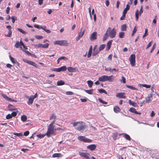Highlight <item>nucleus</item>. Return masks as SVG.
<instances>
[{"mask_svg": "<svg viewBox=\"0 0 159 159\" xmlns=\"http://www.w3.org/2000/svg\"><path fill=\"white\" fill-rule=\"evenodd\" d=\"M129 8H130L129 5L128 4H127L126 5V7L124 9L123 12V13H124V14H126V13L127 12V11L129 10Z\"/></svg>", "mask_w": 159, "mask_h": 159, "instance_id": "nucleus-21", "label": "nucleus"}, {"mask_svg": "<svg viewBox=\"0 0 159 159\" xmlns=\"http://www.w3.org/2000/svg\"><path fill=\"white\" fill-rule=\"evenodd\" d=\"M112 40H110L107 43V47L106 48L107 51L109 50L111 48V45L112 44Z\"/></svg>", "mask_w": 159, "mask_h": 159, "instance_id": "nucleus-16", "label": "nucleus"}, {"mask_svg": "<svg viewBox=\"0 0 159 159\" xmlns=\"http://www.w3.org/2000/svg\"><path fill=\"white\" fill-rule=\"evenodd\" d=\"M93 89H91L90 90H86L84 89L85 91L87 93L89 94H93Z\"/></svg>", "mask_w": 159, "mask_h": 159, "instance_id": "nucleus-32", "label": "nucleus"}, {"mask_svg": "<svg viewBox=\"0 0 159 159\" xmlns=\"http://www.w3.org/2000/svg\"><path fill=\"white\" fill-rule=\"evenodd\" d=\"M148 32V30L147 29H146L145 30V32L144 34L143 35V38H144L148 34H147Z\"/></svg>", "mask_w": 159, "mask_h": 159, "instance_id": "nucleus-59", "label": "nucleus"}, {"mask_svg": "<svg viewBox=\"0 0 159 159\" xmlns=\"http://www.w3.org/2000/svg\"><path fill=\"white\" fill-rule=\"evenodd\" d=\"M43 44L41 43H39L38 44L34 45V46L38 48H43Z\"/></svg>", "mask_w": 159, "mask_h": 159, "instance_id": "nucleus-41", "label": "nucleus"}, {"mask_svg": "<svg viewBox=\"0 0 159 159\" xmlns=\"http://www.w3.org/2000/svg\"><path fill=\"white\" fill-rule=\"evenodd\" d=\"M57 116L56 115L53 114L50 117V120H55V119L56 118Z\"/></svg>", "mask_w": 159, "mask_h": 159, "instance_id": "nucleus-33", "label": "nucleus"}, {"mask_svg": "<svg viewBox=\"0 0 159 159\" xmlns=\"http://www.w3.org/2000/svg\"><path fill=\"white\" fill-rule=\"evenodd\" d=\"M70 124H72L73 126L75 127V129L79 131H81V130L84 129L85 128V125L82 121L72 122Z\"/></svg>", "mask_w": 159, "mask_h": 159, "instance_id": "nucleus-1", "label": "nucleus"}, {"mask_svg": "<svg viewBox=\"0 0 159 159\" xmlns=\"http://www.w3.org/2000/svg\"><path fill=\"white\" fill-rule=\"evenodd\" d=\"M67 70L70 72H75L77 70V69L75 67L73 68L71 67H68Z\"/></svg>", "mask_w": 159, "mask_h": 159, "instance_id": "nucleus-14", "label": "nucleus"}, {"mask_svg": "<svg viewBox=\"0 0 159 159\" xmlns=\"http://www.w3.org/2000/svg\"><path fill=\"white\" fill-rule=\"evenodd\" d=\"M139 10H137L135 12V18L136 20H138L139 19Z\"/></svg>", "mask_w": 159, "mask_h": 159, "instance_id": "nucleus-42", "label": "nucleus"}, {"mask_svg": "<svg viewBox=\"0 0 159 159\" xmlns=\"http://www.w3.org/2000/svg\"><path fill=\"white\" fill-rule=\"evenodd\" d=\"M98 100L101 103L103 104H107V102H105L103 101L101 98H98Z\"/></svg>", "mask_w": 159, "mask_h": 159, "instance_id": "nucleus-46", "label": "nucleus"}, {"mask_svg": "<svg viewBox=\"0 0 159 159\" xmlns=\"http://www.w3.org/2000/svg\"><path fill=\"white\" fill-rule=\"evenodd\" d=\"M126 86L128 88H129L132 90H138V89L136 88H135L134 87H133L132 85H126Z\"/></svg>", "mask_w": 159, "mask_h": 159, "instance_id": "nucleus-28", "label": "nucleus"}, {"mask_svg": "<svg viewBox=\"0 0 159 159\" xmlns=\"http://www.w3.org/2000/svg\"><path fill=\"white\" fill-rule=\"evenodd\" d=\"M97 32H94L92 33L90 36V40L91 41L95 40L97 39Z\"/></svg>", "mask_w": 159, "mask_h": 159, "instance_id": "nucleus-8", "label": "nucleus"}, {"mask_svg": "<svg viewBox=\"0 0 159 159\" xmlns=\"http://www.w3.org/2000/svg\"><path fill=\"white\" fill-rule=\"evenodd\" d=\"M20 46L19 42H17L15 45V47L16 48H18Z\"/></svg>", "mask_w": 159, "mask_h": 159, "instance_id": "nucleus-49", "label": "nucleus"}, {"mask_svg": "<svg viewBox=\"0 0 159 159\" xmlns=\"http://www.w3.org/2000/svg\"><path fill=\"white\" fill-rule=\"evenodd\" d=\"M120 108L118 106H116L114 108V111L116 113H118L120 111Z\"/></svg>", "mask_w": 159, "mask_h": 159, "instance_id": "nucleus-22", "label": "nucleus"}, {"mask_svg": "<svg viewBox=\"0 0 159 159\" xmlns=\"http://www.w3.org/2000/svg\"><path fill=\"white\" fill-rule=\"evenodd\" d=\"M139 85L141 87L142 86L143 87H146L147 88H149L151 87V85H148L146 84H139Z\"/></svg>", "mask_w": 159, "mask_h": 159, "instance_id": "nucleus-35", "label": "nucleus"}, {"mask_svg": "<svg viewBox=\"0 0 159 159\" xmlns=\"http://www.w3.org/2000/svg\"><path fill=\"white\" fill-rule=\"evenodd\" d=\"M8 109L9 110L12 111L14 110L15 108L12 105L9 104L8 106Z\"/></svg>", "mask_w": 159, "mask_h": 159, "instance_id": "nucleus-31", "label": "nucleus"}, {"mask_svg": "<svg viewBox=\"0 0 159 159\" xmlns=\"http://www.w3.org/2000/svg\"><path fill=\"white\" fill-rule=\"evenodd\" d=\"M152 98V96L151 94H150V95L148 96L147 97L145 98L146 99V102H149L151 100V99Z\"/></svg>", "mask_w": 159, "mask_h": 159, "instance_id": "nucleus-26", "label": "nucleus"}, {"mask_svg": "<svg viewBox=\"0 0 159 159\" xmlns=\"http://www.w3.org/2000/svg\"><path fill=\"white\" fill-rule=\"evenodd\" d=\"M79 154L81 156L87 159H90V154L89 153L87 152H80Z\"/></svg>", "mask_w": 159, "mask_h": 159, "instance_id": "nucleus-7", "label": "nucleus"}, {"mask_svg": "<svg viewBox=\"0 0 159 159\" xmlns=\"http://www.w3.org/2000/svg\"><path fill=\"white\" fill-rule=\"evenodd\" d=\"M16 115L17 113L16 112H13L11 114V115L12 116V117H15L16 116Z\"/></svg>", "mask_w": 159, "mask_h": 159, "instance_id": "nucleus-62", "label": "nucleus"}, {"mask_svg": "<svg viewBox=\"0 0 159 159\" xmlns=\"http://www.w3.org/2000/svg\"><path fill=\"white\" fill-rule=\"evenodd\" d=\"M61 71H64L66 70L67 69L66 67V66H63L60 67Z\"/></svg>", "mask_w": 159, "mask_h": 159, "instance_id": "nucleus-45", "label": "nucleus"}, {"mask_svg": "<svg viewBox=\"0 0 159 159\" xmlns=\"http://www.w3.org/2000/svg\"><path fill=\"white\" fill-rule=\"evenodd\" d=\"M49 45V44L48 43H46L45 44H43V48H48Z\"/></svg>", "mask_w": 159, "mask_h": 159, "instance_id": "nucleus-52", "label": "nucleus"}, {"mask_svg": "<svg viewBox=\"0 0 159 159\" xmlns=\"http://www.w3.org/2000/svg\"><path fill=\"white\" fill-rule=\"evenodd\" d=\"M130 63L132 66H134L135 64V54H132L129 57Z\"/></svg>", "mask_w": 159, "mask_h": 159, "instance_id": "nucleus-4", "label": "nucleus"}, {"mask_svg": "<svg viewBox=\"0 0 159 159\" xmlns=\"http://www.w3.org/2000/svg\"><path fill=\"white\" fill-rule=\"evenodd\" d=\"M17 30L19 31L21 33H22L25 34H26V32L25 31L23 30H22L20 28H18Z\"/></svg>", "mask_w": 159, "mask_h": 159, "instance_id": "nucleus-47", "label": "nucleus"}, {"mask_svg": "<svg viewBox=\"0 0 159 159\" xmlns=\"http://www.w3.org/2000/svg\"><path fill=\"white\" fill-rule=\"evenodd\" d=\"M98 91L99 93H104L106 94L107 93V92L104 89H99L98 90Z\"/></svg>", "mask_w": 159, "mask_h": 159, "instance_id": "nucleus-36", "label": "nucleus"}, {"mask_svg": "<svg viewBox=\"0 0 159 159\" xmlns=\"http://www.w3.org/2000/svg\"><path fill=\"white\" fill-rule=\"evenodd\" d=\"M129 102L130 105H132L134 107H136L138 106L137 105L136 103L135 102H133L131 101L130 100H129Z\"/></svg>", "mask_w": 159, "mask_h": 159, "instance_id": "nucleus-24", "label": "nucleus"}, {"mask_svg": "<svg viewBox=\"0 0 159 159\" xmlns=\"http://www.w3.org/2000/svg\"><path fill=\"white\" fill-rule=\"evenodd\" d=\"M12 21L13 23H14L15 20H16V17L15 16H12L11 17Z\"/></svg>", "mask_w": 159, "mask_h": 159, "instance_id": "nucleus-50", "label": "nucleus"}, {"mask_svg": "<svg viewBox=\"0 0 159 159\" xmlns=\"http://www.w3.org/2000/svg\"><path fill=\"white\" fill-rule=\"evenodd\" d=\"M27 117L25 115H23L21 116V119L23 121H25L27 120Z\"/></svg>", "mask_w": 159, "mask_h": 159, "instance_id": "nucleus-39", "label": "nucleus"}, {"mask_svg": "<svg viewBox=\"0 0 159 159\" xmlns=\"http://www.w3.org/2000/svg\"><path fill=\"white\" fill-rule=\"evenodd\" d=\"M123 135V137L126 139L127 140L130 141L131 140V138L130 136L127 134L123 133L121 134H120V135Z\"/></svg>", "mask_w": 159, "mask_h": 159, "instance_id": "nucleus-15", "label": "nucleus"}, {"mask_svg": "<svg viewBox=\"0 0 159 159\" xmlns=\"http://www.w3.org/2000/svg\"><path fill=\"white\" fill-rule=\"evenodd\" d=\"M152 42L151 41L148 44V45L147 47H146V49H147L149 47H150L152 45Z\"/></svg>", "mask_w": 159, "mask_h": 159, "instance_id": "nucleus-64", "label": "nucleus"}, {"mask_svg": "<svg viewBox=\"0 0 159 159\" xmlns=\"http://www.w3.org/2000/svg\"><path fill=\"white\" fill-rule=\"evenodd\" d=\"M29 134V132L28 131H26L25 132L24 134H23V135H24L25 136H27Z\"/></svg>", "mask_w": 159, "mask_h": 159, "instance_id": "nucleus-58", "label": "nucleus"}, {"mask_svg": "<svg viewBox=\"0 0 159 159\" xmlns=\"http://www.w3.org/2000/svg\"><path fill=\"white\" fill-rule=\"evenodd\" d=\"M23 50L28 55H29V56H31L32 55V54L30 53L28 51H27V50Z\"/></svg>", "mask_w": 159, "mask_h": 159, "instance_id": "nucleus-56", "label": "nucleus"}, {"mask_svg": "<svg viewBox=\"0 0 159 159\" xmlns=\"http://www.w3.org/2000/svg\"><path fill=\"white\" fill-rule=\"evenodd\" d=\"M29 64L33 66L36 68H38V66L37 64H36L34 62L31 61H30L29 62Z\"/></svg>", "mask_w": 159, "mask_h": 159, "instance_id": "nucleus-29", "label": "nucleus"}, {"mask_svg": "<svg viewBox=\"0 0 159 159\" xmlns=\"http://www.w3.org/2000/svg\"><path fill=\"white\" fill-rule=\"evenodd\" d=\"M78 139L80 141H82L84 142L90 143L92 142L90 139L86 138L83 136H79L78 137Z\"/></svg>", "mask_w": 159, "mask_h": 159, "instance_id": "nucleus-5", "label": "nucleus"}, {"mask_svg": "<svg viewBox=\"0 0 159 159\" xmlns=\"http://www.w3.org/2000/svg\"><path fill=\"white\" fill-rule=\"evenodd\" d=\"M156 43L154 44L152 47V49H151L150 52H152L153 51V50L155 49L156 48Z\"/></svg>", "mask_w": 159, "mask_h": 159, "instance_id": "nucleus-54", "label": "nucleus"}, {"mask_svg": "<svg viewBox=\"0 0 159 159\" xmlns=\"http://www.w3.org/2000/svg\"><path fill=\"white\" fill-rule=\"evenodd\" d=\"M87 83L88 85L89 86L90 88H91L92 87L93 84V81L91 80H88L87 81Z\"/></svg>", "mask_w": 159, "mask_h": 159, "instance_id": "nucleus-30", "label": "nucleus"}, {"mask_svg": "<svg viewBox=\"0 0 159 159\" xmlns=\"http://www.w3.org/2000/svg\"><path fill=\"white\" fill-rule=\"evenodd\" d=\"M129 111H130L131 112H132V113H134L135 114H139V115H140L141 114V113L140 112H138L136 110V109L133 108V107H131L130 108L129 110Z\"/></svg>", "mask_w": 159, "mask_h": 159, "instance_id": "nucleus-13", "label": "nucleus"}, {"mask_svg": "<svg viewBox=\"0 0 159 159\" xmlns=\"http://www.w3.org/2000/svg\"><path fill=\"white\" fill-rule=\"evenodd\" d=\"M108 32L109 33V36L111 38H114L115 37L116 34V32L114 28L112 29L111 31L110 30V31H108Z\"/></svg>", "mask_w": 159, "mask_h": 159, "instance_id": "nucleus-6", "label": "nucleus"}, {"mask_svg": "<svg viewBox=\"0 0 159 159\" xmlns=\"http://www.w3.org/2000/svg\"><path fill=\"white\" fill-rule=\"evenodd\" d=\"M98 51H96L95 50V51L93 50L92 55L93 56H95L98 54Z\"/></svg>", "mask_w": 159, "mask_h": 159, "instance_id": "nucleus-53", "label": "nucleus"}, {"mask_svg": "<svg viewBox=\"0 0 159 159\" xmlns=\"http://www.w3.org/2000/svg\"><path fill=\"white\" fill-rule=\"evenodd\" d=\"M62 155L60 153H55L53 154L52 155V157H62Z\"/></svg>", "mask_w": 159, "mask_h": 159, "instance_id": "nucleus-19", "label": "nucleus"}, {"mask_svg": "<svg viewBox=\"0 0 159 159\" xmlns=\"http://www.w3.org/2000/svg\"><path fill=\"white\" fill-rule=\"evenodd\" d=\"M46 134H38L37 135V136L39 138H43L45 135H46Z\"/></svg>", "mask_w": 159, "mask_h": 159, "instance_id": "nucleus-43", "label": "nucleus"}, {"mask_svg": "<svg viewBox=\"0 0 159 159\" xmlns=\"http://www.w3.org/2000/svg\"><path fill=\"white\" fill-rule=\"evenodd\" d=\"M125 94V93H118L117 94L116 96L120 98H125L126 97L124 95Z\"/></svg>", "mask_w": 159, "mask_h": 159, "instance_id": "nucleus-11", "label": "nucleus"}, {"mask_svg": "<svg viewBox=\"0 0 159 159\" xmlns=\"http://www.w3.org/2000/svg\"><path fill=\"white\" fill-rule=\"evenodd\" d=\"M67 59V58L66 57L64 56L61 57L59 58V60H66Z\"/></svg>", "mask_w": 159, "mask_h": 159, "instance_id": "nucleus-55", "label": "nucleus"}, {"mask_svg": "<svg viewBox=\"0 0 159 159\" xmlns=\"http://www.w3.org/2000/svg\"><path fill=\"white\" fill-rule=\"evenodd\" d=\"M34 99V98L32 97V96L31 95L29 98V100L27 102L28 104H32L33 102Z\"/></svg>", "mask_w": 159, "mask_h": 159, "instance_id": "nucleus-18", "label": "nucleus"}, {"mask_svg": "<svg viewBox=\"0 0 159 159\" xmlns=\"http://www.w3.org/2000/svg\"><path fill=\"white\" fill-rule=\"evenodd\" d=\"M66 94L68 95H72L73 94V93L70 91H68L66 92Z\"/></svg>", "mask_w": 159, "mask_h": 159, "instance_id": "nucleus-61", "label": "nucleus"}, {"mask_svg": "<svg viewBox=\"0 0 159 159\" xmlns=\"http://www.w3.org/2000/svg\"><path fill=\"white\" fill-rule=\"evenodd\" d=\"M84 30H83V29H82L80 31V32L79 33V35L78 36H79L81 38L84 35Z\"/></svg>", "mask_w": 159, "mask_h": 159, "instance_id": "nucleus-27", "label": "nucleus"}, {"mask_svg": "<svg viewBox=\"0 0 159 159\" xmlns=\"http://www.w3.org/2000/svg\"><path fill=\"white\" fill-rule=\"evenodd\" d=\"M40 28L43 29L48 34L49 33L51 32V31L50 30L46 29V26H40Z\"/></svg>", "mask_w": 159, "mask_h": 159, "instance_id": "nucleus-20", "label": "nucleus"}, {"mask_svg": "<svg viewBox=\"0 0 159 159\" xmlns=\"http://www.w3.org/2000/svg\"><path fill=\"white\" fill-rule=\"evenodd\" d=\"M92 49H93L92 46H91L90 47V48H89V52H88V53L87 55V57L88 58L90 57V56H91V55H92Z\"/></svg>", "mask_w": 159, "mask_h": 159, "instance_id": "nucleus-17", "label": "nucleus"}, {"mask_svg": "<svg viewBox=\"0 0 159 159\" xmlns=\"http://www.w3.org/2000/svg\"><path fill=\"white\" fill-rule=\"evenodd\" d=\"M105 47V44H102L100 46L99 48V51H101V50H103Z\"/></svg>", "mask_w": 159, "mask_h": 159, "instance_id": "nucleus-37", "label": "nucleus"}, {"mask_svg": "<svg viewBox=\"0 0 159 159\" xmlns=\"http://www.w3.org/2000/svg\"><path fill=\"white\" fill-rule=\"evenodd\" d=\"M54 43L55 44H57L63 46H68L69 45L67 41L66 40L55 41H54Z\"/></svg>", "mask_w": 159, "mask_h": 159, "instance_id": "nucleus-3", "label": "nucleus"}, {"mask_svg": "<svg viewBox=\"0 0 159 159\" xmlns=\"http://www.w3.org/2000/svg\"><path fill=\"white\" fill-rule=\"evenodd\" d=\"M35 38L37 39H42L43 37L42 36H40V35H36Z\"/></svg>", "mask_w": 159, "mask_h": 159, "instance_id": "nucleus-60", "label": "nucleus"}, {"mask_svg": "<svg viewBox=\"0 0 159 159\" xmlns=\"http://www.w3.org/2000/svg\"><path fill=\"white\" fill-rule=\"evenodd\" d=\"M125 33L123 32H121L119 34V37L120 38H123L124 35Z\"/></svg>", "mask_w": 159, "mask_h": 159, "instance_id": "nucleus-48", "label": "nucleus"}, {"mask_svg": "<svg viewBox=\"0 0 159 159\" xmlns=\"http://www.w3.org/2000/svg\"><path fill=\"white\" fill-rule=\"evenodd\" d=\"M12 34V31L11 30H9L8 34L7 35H5V36L8 37H11Z\"/></svg>", "mask_w": 159, "mask_h": 159, "instance_id": "nucleus-44", "label": "nucleus"}, {"mask_svg": "<svg viewBox=\"0 0 159 159\" xmlns=\"http://www.w3.org/2000/svg\"><path fill=\"white\" fill-rule=\"evenodd\" d=\"M54 127L51 125H49L48 126V130L46 133V135L49 137L51 136V134H55L54 130Z\"/></svg>", "mask_w": 159, "mask_h": 159, "instance_id": "nucleus-2", "label": "nucleus"}, {"mask_svg": "<svg viewBox=\"0 0 159 159\" xmlns=\"http://www.w3.org/2000/svg\"><path fill=\"white\" fill-rule=\"evenodd\" d=\"M9 57H10V58L11 61L12 63H15L16 62L17 63H18V62L16 61H15V59L14 58H13V57H11V56H9Z\"/></svg>", "mask_w": 159, "mask_h": 159, "instance_id": "nucleus-40", "label": "nucleus"}, {"mask_svg": "<svg viewBox=\"0 0 159 159\" xmlns=\"http://www.w3.org/2000/svg\"><path fill=\"white\" fill-rule=\"evenodd\" d=\"M87 148L91 151H93L96 148V146L95 144H91L87 146Z\"/></svg>", "mask_w": 159, "mask_h": 159, "instance_id": "nucleus-12", "label": "nucleus"}, {"mask_svg": "<svg viewBox=\"0 0 159 159\" xmlns=\"http://www.w3.org/2000/svg\"><path fill=\"white\" fill-rule=\"evenodd\" d=\"M121 30L122 31H125L126 30V26L125 24H124L121 25Z\"/></svg>", "mask_w": 159, "mask_h": 159, "instance_id": "nucleus-34", "label": "nucleus"}, {"mask_svg": "<svg viewBox=\"0 0 159 159\" xmlns=\"http://www.w3.org/2000/svg\"><path fill=\"white\" fill-rule=\"evenodd\" d=\"M10 10V8L9 7H7V10H6V13L7 14H8L9 13Z\"/></svg>", "mask_w": 159, "mask_h": 159, "instance_id": "nucleus-63", "label": "nucleus"}, {"mask_svg": "<svg viewBox=\"0 0 159 159\" xmlns=\"http://www.w3.org/2000/svg\"><path fill=\"white\" fill-rule=\"evenodd\" d=\"M108 77V76L104 75H102L98 78V80L101 82H104L107 81V78Z\"/></svg>", "mask_w": 159, "mask_h": 159, "instance_id": "nucleus-9", "label": "nucleus"}, {"mask_svg": "<svg viewBox=\"0 0 159 159\" xmlns=\"http://www.w3.org/2000/svg\"><path fill=\"white\" fill-rule=\"evenodd\" d=\"M65 84V82L61 80L58 81L57 82V86H61Z\"/></svg>", "mask_w": 159, "mask_h": 159, "instance_id": "nucleus-23", "label": "nucleus"}, {"mask_svg": "<svg viewBox=\"0 0 159 159\" xmlns=\"http://www.w3.org/2000/svg\"><path fill=\"white\" fill-rule=\"evenodd\" d=\"M126 14H124L123 12L122 16L120 18V20H122L124 19L125 17Z\"/></svg>", "mask_w": 159, "mask_h": 159, "instance_id": "nucleus-57", "label": "nucleus"}, {"mask_svg": "<svg viewBox=\"0 0 159 159\" xmlns=\"http://www.w3.org/2000/svg\"><path fill=\"white\" fill-rule=\"evenodd\" d=\"M110 30H111V28L110 27H108V29H107V30L106 32V33L104 34V35L103 39V41H105L106 40V39L108 38V36L107 34L108 33V31H110Z\"/></svg>", "mask_w": 159, "mask_h": 159, "instance_id": "nucleus-10", "label": "nucleus"}, {"mask_svg": "<svg viewBox=\"0 0 159 159\" xmlns=\"http://www.w3.org/2000/svg\"><path fill=\"white\" fill-rule=\"evenodd\" d=\"M114 78V77L112 75H111L109 76H108V77L107 78V81H108L109 82H112L113 81Z\"/></svg>", "mask_w": 159, "mask_h": 159, "instance_id": "nucleus-25", "label": "nucleus"}, {"mask_svg": "<svg viewBox=\"0 0 159 159\" xmlns=\"http://www.w3.org/2000/svg\"><path fill=\"white\" fill-rule=\"evenodd\" d=\"M13 134L17 136L18 137H20L23 136V134L22 133H13Z\"/></svg>", "mask_w": 159, "mask_h": 159, "instance_id": "nucleus-38", "label": "nucleus"}, {"mask_svg": "<svg viewBox=\"0 0 159 159\" xmlns=\"http://www.w3.org/2000/svg\"><path fill=\"white\" fill-rule=\"evenodd\" d=\"M12 118V116L11 114H8L6 116V118L7 119H9Z\"/></svg>", "mask_w": 159, "mask_h": 159, "instance_id": "nucleus-51", "label": "nucleus"}]
</instances>
